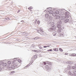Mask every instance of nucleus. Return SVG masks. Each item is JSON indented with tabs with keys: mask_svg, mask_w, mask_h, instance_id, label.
I'll return each instance as SVG.
<instances>
[{
	"mask_svg": "<svg viewBox=\"0 0 76 76\" xmlns=\"http://www.w3.org/2000/svg\"><path fill=\"white\" fill-rule=\"evenodd\" d=\"M60 16H64V15H65V18H69L70 15V12H68L67 11L64 10V9L62 10H61L60 12Z\"/></svg>",
	"mask_w": 76,
	"mask_h": 76,
	"instance_id": "f257e3e1",
	"label": "nucleus"
},
{
	"mask_svg": "<svg viewBox=\"0 0 76 76\" xmlns=\"http://www.w3.org/2000/svg\"><path fill=\"white\" fill-rule=\"evenodd\" d=\"M50 24L51 26L48 29L49 31L51 32L56 29V26L57 25H54V23L52 22V21Z\"/></svg>",
	"mask_w": 76,
	"mask_h": 76,
	"instance_id": "f03ea898",
	"label": "nucleus"
},
{
	"mask_svg": "<svg viewBox=\"0 0 76 76\" xmlns=\"http://www.w3.org/2000/svg\"><path fill=\"white\" fill-rule=\"evenodd\" d=\"M36 31L38 32V33L42 35H44L45 33L44 32V31H43V29H41V28H38L36 29Z\"/></svg>",
	"mask_w": 76,
	"mask_h": 76,
	"instance_id": "7ed1b4c3",
	"label": "nucleus"
},
{
	"mask_svg": "<svg viewBox=\"0 0 76 76\" xmlns=\"http://www.w3.org/2000/svg\"><path fill=\"white\" fill-rule=\"evenodd\" d=\"M52 9V8L51 7L48 8L47 9V10H50L49 11H48L46 12L47 13H48L49 15H51V14H53V11L51 10Z\"/></svg>",
	"mask_w": 76,
	"mask_h": 76,
	"instance_id": "20e7f679",
	"label": "nucleus"
},
{
	"mask_svg": "<svg viewBox=\"0 0 76 76\" xmlns=\"http://www.w3.org/2000/svg\"><path fill=\"white\" fill-rule=\"evenodd\" d=\"M57 27L58 28H59V29L61 30H63V29H64V27L61 25L57 24L56 26V28H57Z\"/></svg>",
	"mask_w": 76,
	"mask_h": 76,
	"instance_id": "39448f33",
	"label": "nucleus"
},
{
	"mask_svg": "<svg viewBox=\"0 0 76 76\" xmlns=\"http://www.w3.org/2000/svg\"><path fill=\"white\" fill-rule=\"evenodd\" d=\"M61 20H64L65 19H66V18L65 17L62 16H61Z\"/></svg>",
	"mask_w": 76,
	"mask_h": 76,
	"instance_id": "423d86ee",
	"label": "nucleus"
},
{
	"mask_svg": "<svg viewBox=\"0 0 76 76\" xmlns=\"http://www.w3.org/2000/svg\"><path fill=\"white\" fill-rule=\"evenodd\" d=\"M74 63V62L71 61H68L67 62V64H73Z\"/></svg>",
	"mask_w": 76,
	"mask_h": 76,
	"instance_id": "0eeeda50",
	"label": "nucleus"
},
{
	"mask_svg": "<svg viewBox=\"0 0 76 76\" xmlns=\"http://www.w3.org/2000/svg\"><path fill=\"white\" fill-rule=\"evenodd\" d=\"M11 67L12 68V69H16V68H17L18 67H15V65H13Z\"/></svg>",
	"mask_w": 76,
	"mask_h": 76,
	"instance_id": "6e6552de",
	"label": "nucleus"
},
{
	"mask_svg": "<svg viewBox=\"0 0 76 76\" xmlns=\"http://www.w3.org/2000/svg\"><path fill=\"white\" fill-rule=\"evenodd\" d=\"M52 22V20H49L48 21L47 23L48 25H50V24H51V23Z\"/></svg>",
	"mask_w": 76,
	"mask_h": 76,
	"instance_id": "1a4fd4ad",
	"label": "nucleus"
},
{
	"mask_svg": "<svg viewBox=\"0 0 76 76\" xmlns=\"http://www.w3.org/2000/svg\"><path fill=\"white\" fill-rule=\"evenodd\" d=\"M49 18V20H52V19H53V17L51 16H49L48 17Z\"/></svg>",
	"mask_w": 76,
	"mask_h": 76,
	"instance_id": "9d476101",
	"label": "nucleus"
},
{
	"mask_svg": "<svg viewBox=\"0 0 76 76\" xmlns=\"http://www.w3.org/2000/svg\"><path fill=\"white\" fill-rule=\"evenodd\" d=\"M72 72H73V69H72L71 71V72L70 71L68 73L70 75H72L73 74H72Z\"/></svg>",
	"mask_w": 76,
	"mask_h": 76,
	"instance_id": "9b49d317",
	"label": "nucleus"
},
{
	"mask_svg": "<svg viewBox=\"0 0 76 76\" xmlns=\"http://www.w3.org/2000/svg\"><path fill=\"white\" fill-rule=\"evenodd\" d=\"M72 69H74L75 70H76V64L75 65V66H72Z\"/></svg>",
	"mask_w": 76,
	"mask_h": 76,
	"instance_id": "f8f14e48",
	"label": "nucleus"
},
{
	"mask_svg": "<svg viewBox=\"0 0 76 76\" xmlns=\"http://www.w3.org/2000/svg\"><path fill=\"white\" fill-rule=\"evenodd\" d=\"M7 69L8 70H12V68H11V67L9 66H7Z\"/></svg>",
	"mask_w": 76,
	"mask_h": 76,
	"instance_id": "ddd939ff",
	"label": "nucleus"
},
{
	"mask_svg": "<svg viewBox=\"0 0 76 76\" xmlns=\"http://www.w3.org/2000/svg\"><path fill=\"white\" fill-rule=\"evenodd\" d=\"M61 30H61L60 29H58L57 30V32H58V33H61Z\"/></svg>",
	"mask_w": 76,
	"mask_h": 76,
	"instance_id": "4468645a",
	"label": "nucleus"
},
{
	"mask_svg": "<svg viewBox=\"0 0 76 76\" xmlns=\"http://www.w3.org/2000/svg\"><path fill=\"white\" fill-rule=\"evenodd\" d=\"M71 68V66L70 65H68L67 67L66 68L67 70H70Z\"/></svg>",
	"mask_w": 76,
	"mask_h": 76,
	"instance_id": "2eb2a0df",
	"label": "nucleus"
},
{
	"mask_svg": "<svg viewBox=\"0 0 76 76\" xmlns=\"http://www.w3.org/2000/svg\"><path fill=\"white\" fill-rule=\"evenodd\" d=\"M52 14L53 16H57V15L56 12H53Z\"/></svg>",
	"mask_w": 76,
	"mask_h": 76,
	"instance_id": "dca6fc26",
	"label": "nucleus"
},
{
	"mask_svg": "<svg viewBox=\"0 0 76 76\" xmlns=\"http://www.w3.org/2000/svg\"><path fill=\"white\" fill-rule=\"evenodd\" d=\"M61 23H62V22L61 21H59L58 22V25H61Z\"/></svg>",
	"mask_w": 76,
	"mask_h": 76,
	"instance_id": "f3484780",
	"label": "nucleus"
},
{
	"mask_svg": "<svg viewBox=\"0 0 76 76\" xmlns=\"http://www.w3.org/2000/svg\"><path fill=\"white\" fill-rule=\"evenodd\" d=\"M69 21V19H66L64 21L65 23H67Z\"/></svg>",
	"mask_w": 76,
	"mask_h": 76,
	"instance_id": "a211bd4d",
	"label": "nucleus"
},
{
	"mask_svg": "<svg viewBox=\"0 0 76 76\" xmlns=\"http://www.w3.org/2000/svg\"><path fill=\"white\" fill-rule=\"evenodd\" d=\"M51 68L49 67L48 69H47V72H50V71L51 70Z\"/></svg>",
	"mask_w": 76,
	"mask_h": 76,
	"instance_id": "6ab92c4d",
	"label": "nucleus"
},
{
	"mask_svg": "<svg viewBox=\"0 0 76 76\" xmlns=\"http://www.w3.org/2000/svg\"><path fill=\"white\" fill-rule=\"evenodd\" d=\"M60 18V16L57 15L56 17V19H59Z\"/></svg>",
	"mask_w": 76,
	"mask_h": 76,
	"instance_id": "aec40b11",
	"label": "nucleus"
},
{
	"mask_svg": "<svg viewBox=\"0 0 76 76\" xmlns=\"http://www.w3.org/2000/svg\"><path fill=\"white\" fill-rule=\"evenodd\" d=\"M33 51L34 52H36L37 53H39L38 50H33Z\"/></svg>",
	"mask_w": 76,
	"mask_h": 76,
	"instance_id": "412c9836",
	"label": "nucleus"
},
{
	"mask_svg": "<svg viewBox=\"0 0 76 76\" xmlns=\"http://www.w3.org/2000/svg\"><path fill=\"white\" fill-rule=\"evenodd\" d=\"M76 54H75V53H73V54H72L71 55V56H73V57H74L75 56H76Z\"/></svg>",
	"mask_w": 76,
	"mask_h": 76,
	"instance_id": "4be33fe9",
	"label": "nucleus"
},
{
	"mask_svg": "<svg viewBox=\"0 0 76 76\" xmlns=\"http://www.w3.org/2000/svg\"><path fill=\"white\" fill-rule=\"evenodd\" d=\"M45 18H48L49 17V15L48 14H45Z\"/></svg>",
	"mask_w": 76,
	"mask_h": 76,
	"instance_id": "5701e85b",
	"label": "nucleus"
},
{
	"mask_svg": "<svg viewBox=\"0 0 76 76\" xmlns=\"http://www.w3.org/2000/svg\"><path fill=\"white\" fill-rule=\"evenodd\" d=\"M7 64H6V63H4L2 64V66H4V67H5V66H7Z\"/></svg>",
	"mask_w": 76,
	"mask_h": 76,
	"instance_id": "b1692460",
	"label": "nucleus"
},
{
	"mask_svg": "<svg viewBox=\"0 0 76 76\" xmlns=\"http://www.w3.org/2000/svg\"><path fill=\"white\" fill-rule=\"evenodd\" d=\"M73 25H75L76 26V22L75 21H73V22L72 23Z\"/></svg>",
	"mask_w": 76,
	"mask_h": 76,
	"instance_id": "393cba45",
	"label": "nucleus"
},
{
	"mask_svg": "<svg viewBox=\"0 0 76 76\" xmlns=\"http://www.w3.org/2000/svg\"><path fill=\"white\" fill-rule=\"evenodd\" d=\"M30 65H31V64H28L25 67V69H26V68H27V67H29Z\"/></svg>",
	"mask_w": 76,
	"mask_h": 76,
	"instance_id": "a878e982",
	"label": "nucleus"
},
{
	"mask_svg": "<svg viewBox=\"0 0 76 76\" xmlns=\"http://www.w3.org/2000/svg\"><path fill=\"white\" fill-rule=\"evenodd\" d=\"M56 13V14L57 15V14H59V11H58V10H56L55 12Z\"/></svg>",
	"mask_w": 76,
	"mask_h": 76,
	"instance_id": "bb28decb",
	"label": "nucleus"
},
{
	"mask_svg": "<svg viewBox=\"0 0 76 76\" xmlns=\"http://www.w3.org/2000/svg\"><path fill=\"white\" fill-rule=\"evenodd\" d=\"M45 20L46 21H48V20H49V19L48 18H45Z\"/></svg>",
	"mask_w": 76,
	"mask_h": 76,
	"instance_id": "cd10ccee",
	"label": "nucleus"
},
{
	"mask_svg": "<svg viewBox=\"0 0 76 76\" xmlns=\"http://www.w3.org/2000/svg\"><path fill=\"white\" fill-rule=\"evenodd\" d=\"M49 67V66H48V65H46L45 66V68L46 69H48Z\"/></svg>",
	"mask_w": 76,
	"mask_h": 76,
	"instance_id": "c85d7f7f",
	"label": "nucleus"
},
{
	"mask_svg": "<svg viewBox=\"0 0 76 76\" xmlns=\"http://www.w3.org/2000/svg\"><path fill=\"white\" fill-rule=\"evenodd\" d=\"M22 35H23V36H26V35H25V33H22Z\"/></svg>",
	"mask_w": 76,
	"mask_h": 76,
	"instance_id": "c756f323",
	"label": "nucleus"
},
{
	"mask_svg": "<svg viewBox=\"0 0 76 76\" xmlns=\"http://www.w3.org/2000/svg\"><path fill=\"white\" fill-rule=\"evenodd\" d=\"M42 63L44 65H46V64H47V63H46V62L44 61L42 62Z\"/></svg>",
	"mask_w": 76,
	"mask_h": 76,
	"instance_id": "7c9ffc66",
	"label": "nucleus"
},
{
	"mask_svg": "<svg viewBox=\"0 0 76 76\" xmlns=\"http://www.w3.org/2000/svg\"><path fill=\"white\" fill-rule=\"evenodd\" d=\"M2 64H3V62L2 61H0V66Z\"/></svg>",
	"mask_w": 76,
	"mask_h": 76,
	"instance_id": "2f4dec72",
	"label": "nucleus"
},
{
	"mask_svg": "<svg viewBox=\"0 0 76 76\" xmlns=\"http://www.w3.org/2000/svg\"><path fill=\"white\" fill-rule=\"evenodd\" d=\"M37 58V55H35L34 56V59H36Z\"/></svg>",
	"mask_w": 76,
	"mask_h": 76,
	"instance_id": "473e14b6",
	"label": "nucleus"
},
{
	"mask_svg": "<svg viewBox=\"0 0 76 76\" xmlns=\"http://www.w3.org/2000/svg\"><path fill=\"white\" fill-rule=\"evenodd\" d=\"M39 39V37H35V38L34 39Z\"/></svg>",
	"mask_w": 76,
	"mask_h": 76,
	"instance_id": "72a5a7b5",
	"label": "nucleus"
},
{
	"mask_svg": "<svg viewBox=\"0 0 76 76\" xmlns=\"http://www.w3.org/2000/svg\"><path fill=\"white\" fill-rule=\"evenodd\" d=\"M73 73H74V74L76 75V71H73Z\"/></svg>",
	"mask_w": 76,
	"mask_h": 76,
	"instance_id": "f704fd0d",
	"label": "nucleus"
},
{
	"mask_svg": "<svg viewBox=\"0 0 76 76\" xmlns=\"http://www.w3.org/2000/svg\"><path fill=\"white\" fill-rule=\"evenodd\" d=\"M14 66L15 67H17V66H18V64H17V63H16L15 65H14Z\"/></svg>",
	"mask_w": 76,
	"mask_h": 76,
	"instance_id": "c9c22d12",
	"label": "nucleus"
},
{
	"mask_svg": "<svg viewBox=\"0 0 76 76\" xmlns=\"http://www.w3.org/2000/svg\"><path fill=\"white\" fill-rule=\"evenodd\" d=\"M59 50L60 51H61V52H62V51H63V50L61 48H59Z\"/></svg>",
	"mask_w": 76,
	"mask_h": 76,
	"instance_id": "e433bc0d",
	"label": "nucleus"
},
{
	"mask_svg": "<svg viewBox=\"0 0 76 76\" xmlns=\"http://www.w3.org/2000/svg\"><path fill=\"white\" fill-rule=\"evenodd\" d=\"M53 50L54 51H57V48H55L53 49Z\"/></svg>",
	"mask_w": 76,
	"mask_h": 76,
	"instance_id": "4c0bfd02",
	"label": "nucleus"
},
{
	"mask_svg": "<svg viewBox=\"0 0 76 76\" xmlns=\"http://www.w3.org/2000/svg\"><path fill=\"white\" fill-rule=\"evenodd\" d=\"M53 36H55V37L57 35H56V34L54 33H53Z\"/></svg>",
	"mask_w": 76,
	"mask_h": 76,
	"instance_id": "58836bf2",
	"label": "nucleus"
},
{
	"mask_svg": "<svg viewBox=\"0 0 76 76\" xmlns=\"http://www.w3.org/2000/svg\"><path fill=\"white\" fill-rule=\"evenodd\" d=\"M7 63H8V64H10V63H11V62L10 61H8L7 62Z\"/></svg>",
	"mask_w": 76,
	"mask_h": 76,
	"instance_id": "ea45409f",
	"label": "nucleus"
},
{
	"mask_svg": "<svg viewBox=\"0 0 76 76\" xmlns=\"http://www.w3.org/2000/svg\"><path fill=\"white\" fill-rule=\"evenodd\" d=\"M47 51H53V50L52 49H50L49 50H48Z\"/></svg>",
	"mask_w": 76,
	"mask_h": 76,
	"instance_id": "a19ab883",
	"label": "nucleus"
},
{
	"mask_svg": "<svg viewBox=\"0 0 76 76\" xmlns=\"http://www.w3.org/2000/svg\"><path fill=\"white\" fill-rule=\"evenodd\" d=\"M15 63H16V62H12V64L13 65H15Z\"/></svg>",
	"mask_w": 76,
	"mask_h": 76,
	"instance_id": "79ce46f5",
	"label": "nucleus"
},
{
	"mask_svg": "<svg viewBox=\"0 0 76 76\" xmlns=\"http://www.w3.org/2000/svg\"><path fill=\"white\" fill-rule=\"evenodd\" d=\"M32 47H33V48H34L35 47V45H34V44H32L31 45Z\"/></svg>",
	"mask_w": 76,
	"mask_h": 76,
	"instance_id": "37998d69",
	"label": "nucleus"
},
{
	"mask_svg": "<svg viewBox=\"0 0 76 76\" xmlns=\"http://www.w3.org/2000/svg\"><path fill=\"white\" fill-rule=\"evenodd\" d=\"M37 23L38 24H39V23H40V21H37Z\"/></svg>",
	"mask_w": 76,
	"mask_h": 76,
	"instance_id": "c03bdc74",
	"label": "nucleus"
},
{
	"mask_svg": "<svg viewBox=\"0 0 76 76\" xmlns=\"http://www.w3.org/2000/svg\"><path fill=\"white\" fill-rule=\"evenodd\" d=\"M28 34H29V33H25V35H26V36H27L28 35Z\"/></svg>",
	"mask_w": 76,
	"mask_h": 76,
	"instance_id": "a18cd8bd",
	"label": "nucleus"
},
{
	"mask_svg": "<svg viewBox=\"0 0 76 76\" xmlns=\"http://www.w3.org/2000/svg\"><path fill=\"white\" fill-rule=\"evenodd\" d=\"M2 70H3L2 68H1V67H0V71H2Z\"/></svg>",
	"mask_w": 76,
	"mask_h": 76,
	"instance_id": "49530a36",
	"label": "nucleus"
},
{
	"mask_svg": "<svg viewBox=\"0 0 76 76\" xmlns=\"http://www.w3.org/2000/svg\"><path fill=\"white\" fill-rule=\"evenodd\" d=\"M60 35L61 36V37H64V35H63V34H60Z\"/></svg>",
	"mask_w": 76,
	"mask_h": 76,
	"instance_id": "de8ad7c7",
	"label": "nucleus"
},
{
	"mask_svg": "<svg viewBox=\"0 0 76 76\" xmlns=\"http://www.w3.org/2000/svg\"><path fill=\"white\" fill-rule=\"evenodd\" d=\"M28 9H32V7H30L28 8Z\"/></svg>",
	"mask_w": 76,
	"mask_h": 76,
	"instance_id": "09e8293b",
	"label": "nucleus"
},
{
	"mask_svg": "<svg viewBox=\"0 0 76 76\" xmlns=\"http://www.w3.org/2000/svg\"><path fill=\"white\" fill-rule=\"evenodd\" d=\"M37 20H35L34 21V23H35V24H36V23H37Z\"/></svg>",
	"mask_w": 76,
	"mask_h": 76,
	"instance_id": "8fccbe9b",
	"label": "nucleus"
},
{
	"mask_svg": "<svg viewBox=\"0 0 76 76\" xmlns=\"http://www.w3.org/2000/svg\"><path fill=\"white\" fill-rule=\"evenodd\" d=\"M50 46H51V45H50V44H48V46H47V47H50Z\"/></svg>",
	"mask_w": 76,
	"mask_h": 76,
	"instance_id": "3c124183",
	"label": "nucleus"
},
{
	"mask_svg": "<svg viewBox=\"0 0 76 76\" xmlns=\"http://www.w3.org/2000/svg\"><path fill=\"white\" fill-rule=\"evenodd\" d=\"M72 76H76V74H73L72 75Z\"/></svg>",
	"mask_w": 76,
	"mask_h": 76,
	"instance_id": "603ef678",
	"label": "nucleus"
},
{
	"mask_svg": "<svg viewBox=\"0 0 76 76\" xmlns=\"http://www.w3.org/2000/svg\"><path fill=\"white\" fill-rule=\"evenodd\" d=\"M38 50V51H39V53H40V52H41V50Z\"/></svg>",
	"mask_w": 76,
	"mask_h": 76,
	"instance_id": "864d4df0",
	"label": "nucleus"
},
{
	"mask_svg": "<svg viewBox=\"0 0 76 76\" xmlns=\"http://www.w3.org/2000/svg\"><path fill=\"white\" fill-rule=\"evenodd\" d=\"M18 62H19V63H20V62H21V61H20V59H18Z\"/></svg>",
	"mask_w": 76,
	"mask_h": 76,
	"instance_id": "5fc2aeb1",
	"label": "nucleus"
},
{
	"mask_svg": "<svg viewBox=\"0 0 76 76\" xmlns=\"http://www.w3.org/2000/svg\"><path fill=\"white\" fill-rule=\"evenodd\" d=\"M39 47L40 49H42V47L41 46H39Z\"/></svg>",
	"mask_w": 76,
	"mask_h": 76,
	"instance_id": "6e6d98bb",
	"label": "nucleus"
},
{
	"mask_svg": "<svg viewBox=\"0 0 76 76\" xmlns=\"http://www.w3.org/2000/svg\"><path fill=\"white\" fill-rule=\"evenodd\" d=\"M14 59H15L14 61H16L17 60H18V59L17 58L14 59Z\"/></svg>",
	"mask_w": 76,
	"mask_h": 76,
	"instance_id": "4d7b16f0",
	"label": "nucleus"
},
{
	"mask_svg": "<svg viewBox=\"0 0 76 76\" xmlns=\"http://www.w3.org/2000/svg\"><path fill=\"white\" fill-rule=\"evenodd\" d=\"M43 48H47V47H48L47 46H44L43 47Z\"/></svg>",
	"mask_w": 76,
	"mask_h": 76,
	"instance_id": "13d9d810",
	"label": "nucleus"
},
{
	"mask_svg": "<svg viewBox=\"0 0 76 76\" xmlns=\"http://www.w3.org/2000/svg\"><path fill=\"white\" fill-rule=\"evenodd\" d=\"M6 19H7V20H9V18H6Z\"/></svg>",
	"mask_w": 76,
	"mask_h": 76,
	"instance_id": "bf43d9fd",
	"label": "nucleus"
},
{
	"mask_svg": "<svg viewBox=\"0 0 76 76\" xmlns=\"http://www.w3.org/2000/svg\"><path fill=\"white\" fill-rule=\"evenodd\" d=\"M21 22H24V21H23V20H22L21 21Z\"/></svg>",
	"mask_w": 76,
	"mask_h": 76,
	"instance_id": "052dcab7",
	"label": "nucleus"
},
{
	"mask_svg": "<svg viewBox=\"0 0 76 76\" xmlns=\"http://www.w3.org/2000/svg\"><path fill=\"white\" fill-rule=\"evenodd\" d=\"M20 12L19 10H18V13H19V12Z\"/></svg>",
	"mask_w": 76,
	"mask_h": 76,
	"instance_id": "680f3d73",
	"label": "nucleus"
},
{
	"mask_svg": "<svg viewBox=\"0 0 76 76\" xmlns=\"http://www.w3.org/2000/svg\"><path fill=\"white\" fill-rule=\"evenodd\" d=\"M65 55H67V53H65Z\"/></svg>",
	"mask_w": 76,
	"mask_h": 76,
	"instance_id": "e2e57ef3",
	"label": "nucleus"
},
{
	"mask_svg": "<svg viewBox=\"0 0 76 76\" xmlns=\"http://www.w3.org/2000/svg\"><path fill=\"white\" fill-rule=\"evenodd\" d=\"M43 53H46V52H43Z\"/></svg>",
	"mask_w": 76,
	"mask_h": 76,
	"instance_id": "0e129e2a",
	"label": "nucleus"
},
{
	"mask_svg": "<svg viewBox=\"0 0 76 76\" xmlns=\"http://www.w3.org/2000/svg\"><path fill=\"white\" fill-rule=\"evenodd\" d=\"M65 71H66V69H65Z\"/></svg>",
	"mask_w": 76,
	"mask_h": 76,
	"instance_id": "69168bd1",
	"label": "nucleus"
},
{
	"mask_svg": "<svg viewBox=\"0 0 76 76\" xmlns=\"http://www.w3.org/2000/svg\"><path fill=\"white\" fill-rule=\"evenodd\" d=\"M45 11H46V10H45Z\"/></svg>",
	"mask_w": 76,
	"mask_h": 76,
	"instance_id": "338daca9",
	"label": "nucleus"
}]
</instances>
